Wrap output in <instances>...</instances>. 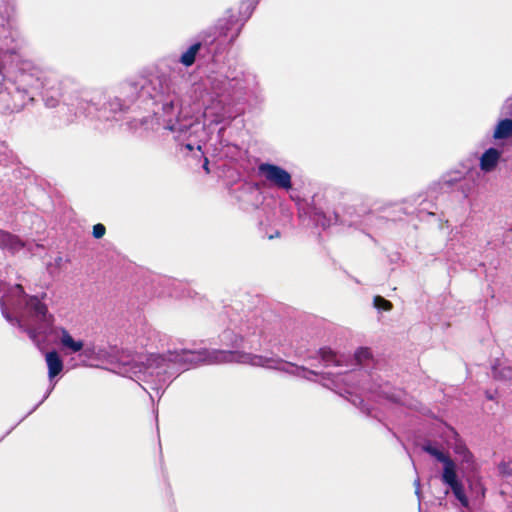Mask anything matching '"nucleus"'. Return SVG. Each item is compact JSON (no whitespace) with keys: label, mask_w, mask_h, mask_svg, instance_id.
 <instances>
[{"label":"nucleus","mask_w":512,"mask_h":512,"mask_svg":"<svg viewBox=\"0 0 512 512\" xmlns=\"http://www.w3.org/2000/svg\"><path fill=\"white\" fill-rule=\"evenodd\" d=\"M254 7L249 2H241L238 9L230 8L225 12V15L217 22L216 28L219 30V35L226 36L227 33L237 24L240 26L250 18ZM241 27L237 29L236 36L240 32Z\"/></svg>","instance_id":"nucleus-1"},{"label":"nucleus","mask_w":512,"mask_h":512,"mask_svg":"<svg viewBox=\"0 0 512 512\" xmlns=\"http://www.w3.org/2000/svg\"><path fill=\"white\" fill-rule=\"evenodd\" d=\"M213 354L214 361L217 363L236 362L250 364L252 366L273 367L271 363L276 362L274 359L243 351H215ZM277 362L280 363L282 360H278Z\"/></svg>","instance_id":"nucleus-2"},{"label":"nucleus","mask_w":512,"mask_h":512,"mask_svg":"<svg viewBox=\"0 0 512 512\" xmlns=\"http://www.w3.org/2000/svg\"><path fill=\"white\" fill-rule=\"evenodd\" d=\"M258 173L260 176L264 177L267 182L279 189L290 190L292 188L290 173L278 165L261 163L258 166Z\"/></svg>","instance_id":"nucleus-3"},{"label":"nucleus","mask_w":512,"mask_h":512,"mask_svg":"<svg viewBox=\"0 0 512 512\" xmlns=\"http://www.w3.org/2000/svg\"><path fill=\"white\" fill-rule=\"evenodd\" d=\"M422 449L444 464L442 481L449 487L460 482L457 478L456 465L449 455L443 453L432 445H424Z\"/></svg>","instance_id":"nucleus-4"},{"label":"nucleus","mask_w":512,"mask_h":512,"mask_svg":"<svg viewBox=\"0 0 512 512\" xmlns=\"http://www.w3.org/2000/svg\"><path fill=\"white\" fill-rule=\"evenodd\" d=\"M25 246L24 241L18 236L9 231L0 229V249L6 250L11 254H15L23 249Z\"/></svg>","instance_id":"nucleus-5"},{"label":"nucleus","mask_w":512,"mask_h":512,"mask_svg":"<svg viewBox=\"0 0 512 512\" xmlns=\"http://www.w3.org/2000/svg\"><path fill=\"white\" fill-rule=\"evenodd\" d=\"M27 306L33 311L34 315L47 325L53 323V316L48 313V307L37 296H31L27 302Z\"/></svg>","instance_id":"nucleus-6"},{"label":"nucleus","mask_w":512,"mask_h":512,"mask_svg":"<svg viewBox=\"0 0 512 512\" xmlns=\"http://www.w3.org/2000/svg\"><path fill=\"white\" fill-rule=\"evenodd\" d=\"M501 158V152L496 148L487 149L480 158V169L484 172H491Z\"/></svg>","instance_id":"nucleus-7"},{"label":"nucleus","mask_w":512,"mask_h":512,"mask_svg":"<svg viewBox=\"0 0 512 512\" xmlns=\"http://www.w3.org/2000/svg\"><path fill=\"white\" fill-rule=\"evenodd\" d=\"M46 363L50 379L56 377L63 370V360L57 351H50L46 354Z\"/></svg>","instance_id":"nucleus-8"},{"label":"nucleus","mask_w":512,"mask_h":512,"mask_svg":"<svg viewBox=\"0 0 512 512\" xmlns=\"http://www.w3.org/2000/svg\"><path fill=\"white\" fill-rule=\"evenodd\" d=\"M60 331H61L60 342L63 347L68 348L69 350H71L74 353L79 352L83 349V346H84L83 341H81V340L75 341L72 338V336L70 335V333L65 328H61Z\"/></svg>","instance_id":"nucleus-9"},{"label":"nucleus","mask_w":512,"mask_h":512,"mask_svg":"<svg viewBox=\"0 0 512 512\" xmlns=\"http://www.w3.org/2000/svg\"><path fill=\"white\" fill-rule=\"evenodd\" d=\"M512 136V119H503L497 124L493 138L494 139H507Z\"/></svg>","instance_id":"nucleus-10"},{"label":"nucleus","mask_w":512,"mask_h":512,"mask_svg":"<svg viewBox=\"0 0 512 512\" xmlns=\"http://www.w3.org/2000/svg\"><path fill=\"white\" fill-rule=\"evenodd\" d=\"M201 48V43L197 42L191 45L187 51H185L180 57V63L186 67H190L194 64L196 55Z\"/></svg>","instance_id":"nucleus-11"},{"label":"nucleus","mask_w":512,"mask_h":512,"mask_svg":"<svg viewBox=\"0 0 512 512\" xmlns=\"http://www.w3.org/2000/svg\"><path fill=\"white\" fill-rule=\"evenodd\" d=\"M493 377L495 379H502V380H511L512 379V367L506 366V367H499V366H493Z\"/></svg>","instance_id":"nucleus-12"},{"label":"nucleus","mask_w":512,"mask_h":512,"mask_svg":"<svg viewBox=\"0 0 512 512\" xmlns=\"http://www.w3.org/2000/svg\"><path fill=\"white\" fill-rule=\"evenodd\" d=\"M450 488L452 489L454 496L460 501V503L463 506H467L468 499L465 495V491H464V487H463L462 483L458 482V483L450 486Z\"/></svg>","instance_id":"nucleus-13"},{"label":"nucleus","mask_w":512,"mask_h":512,"mask_svg":"<svg viewBox=\"0 0 512 512\" xmlns=\"http://www.w3.org/2000/svg\"><path fill=\"white\" fill-rule=\"evenodd\" d=\"M373 303L376 308L383 309L385 311H390L393 308V304L389 300H386L379 295L374 297Z\"/></svg>","instance_id":"nucleus-14"},{"label":"nucleus","mask_w":512,"mask_h":512,"mask_svg":"<svg viewBox=\"0 0 512 512\" xmlns=\"http://www.w3.org/2000/svg\"><path fill=\"white\" fill-rule=\"evenodd\" d=\"M372 357L371 351L369 348L361 347L355 352L356 361L361 364L364 361L370 359Z\"/></svg>","instance_id":"nucleus-15"},{"label":"nucleus","mask_w":512,"mask_h":512,"mask_svg":"<svg viewBox=\"0 0 512 512\" xmlns=\"http://www.w3.org/2000/svg\"><path fill=\"white\" fill-rule=\"evenodd\" d=\"M105 233L106 227L103 224L98 223L93 226L92 235L94 238L100 239L105 235Z\"/></svg>","instance_id":"nucleus-16"},{"label":"nucleus","mask_w":512,"mask_h":512,"mask_svg":"<svg viewBox=\"0 0 512 512\" xmlns=\"http://www.w3.org/2000/svg\"><path fill=\"white\" fill-rule=\"evenodd\" d=\"M321 356H322L323 360L330 361L334 358L335 355L331 350L326 351L324 349H321Z\"/></svg>","instance_id":"nucleus-17"},{"label":"nucleus","mask_w":512,"mask_h":512,"mask_svg":"<svg viewBox=\"0 0 512 512\" xmlns=\"http://www.w3.org/2000/svg\"><path fill=\"white\" fill-rule=\"evenodd\" d=\"M203 169L205 170V172L207 174L210 173V168H209V159L207 157H204V162H203Z\"/></svg>","instance_id":"nucleus-18"},{"label":"nucleus","mask_w":512,"mask_h":512,"mask_svg":"<svg viewBox=\"0 0 512 512\" xmlns=\"http://www.w3.org/2000/svg\"><path fill=\"white\" fill-rule=\"evenodd\" d=\"M465 460L466 461H469L472 459V454L467 450L465 449V456H464Z\"/></svg>","instance_id":"nucleus-19"},{"label":"nucleus","mask_w":512,"mask_h":512,"mask_svg":"<svg viewBox=\"0 0 512 512\" xmlns=\"http://www.w3.org/2000/svg\"><path fill=\"white\" fill-rule=\"evenodd\" d=\"M278 237H280V232L276 231L275 234L270 235L268 238L269 239H274V238H278Z\"/></svg>","instance_id":"nucleus-20"},{"label":"nucleus","mask_w":512,"mask_h":512,"mask_svg":"<svg viewBox=\"0 0 512 512\" xmlns=\"http://www.w3.org/2000/svg\"><path fill=\"white\" fill-rule=\"evenodd\" d=\"M3 314H4V317H5L7 320L11 321V317H10V315H9L7 312L3 311Z\"/></svg>","instance_id":"nucleus-21"},{"label":"nucleus","mask_w":512,"mask_h":512,"mask_svg":"<svg viewBox=\"0 0 512 512\" xmlns=\"http://www.w3.org/2000/svg\"><path fill=\"white\" fill-rule=\"evenodd\" d=\"M16 287H17V290H21V291H23V287H22V285H21V284H18Z\"/></svg>","instance_id":"nucleus-22"}]
</instances>
